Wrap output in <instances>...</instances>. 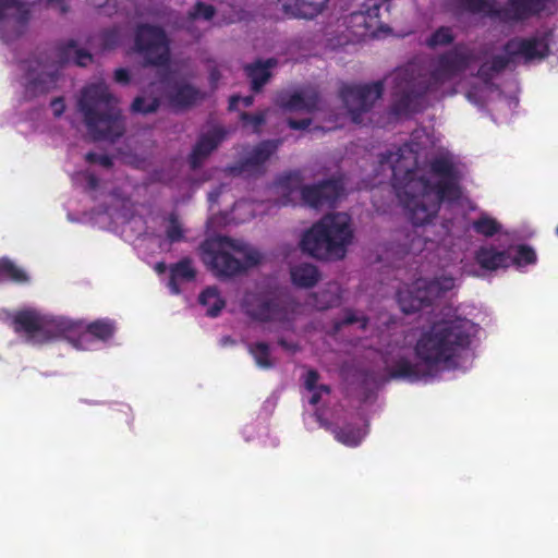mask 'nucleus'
Masks as SVG:
<instances>
[{
	"label": "nucleus",
	"instance_id": "22",
	"mask_svg": "<svg viewBox=\"0 0 558 558\" xmlns=\"http://www.w3.org/2000/svg\"><path fill=\"white\" fill-rule=\"evenodd\" d=\"M329 0H279L282 11L290 17L313 19Z\"/></svg>",
	"mask_w": 558,
	"mask_h": 558
},
{
	"label": "nucleus",
	"instance_id": "44",
	"mask_svg": "<svg viewBox=\"0 0 558 558\" xmlns=\"http://www.w3.org/2000/svg\"><path fill=\"white\" fill-rule=\"evenodd\" d=\"M240 120L243 122L244 125H251L254 133H259L260 128L266 122V112L259 111L257 113H250L243 111L240 113Z\"/></svg>",
	"mask_w": 558,
	"mask_h": 558
},
{
	"label": "nucleus",
	"instance_id": "30",
	"mask_svg": "<svg viewBox=\"0 0 558 558\" xmlns=\"http://www.w3.org/2000/svg\"><path fill=\"white\" fill-rule=\"evenodd\" d=\"M424 286L430 296L432 302L441 298L447 291L454 286V280L450 277L435 278L433 280L422 279Z\"/></svg>",
	"mask_w": 558,
	"mask_h": 558
},
{
	"label": "nucleus",
	"instance_id": "53",
	"mask_svg": "<svg viewBox=\"0 0 558 558\" xmlns=\"http://www.w3.org/2000/svg\"><path fill=\"white\" fill-rule=\"evenodd\" d=\"M493 73L495 72L490 69V65L488 63H484L480 66L477 71V77L485 82H488L492 78Z\"/></svg>",
	"mask_w": 558,
	"mask_h": 558
},
{
	"label": "nucleus",
	"instance_id": "37",
	"mask_svg": "<svg viewBox=\"0 0 558 558\" xmlns=\"http://www.w3.org/2000/svg\"><path fill=\"white\" fill-rule=\"evenodd\" d=\"M303 182V175L300 170H292L279 175L276 180V184L282 190L293 192L301 190Z\"/></svg>",
	"mask_w": 558,
	"mask_h": 558
},
{
	"label": "nucleus",
	"instance_id": "42",
	"mask_svg": "<svg viewBox=\"0 0 558 558\" xmlns=\"http://www.w3.org/2000/svg\"><path fill=\"white\" fill-rule=\"evenodd\" d=\"M454 37L449 27L441 26L429 37L427 44L429 47L446 46L453 41Z\"/></svg>",
	"mask_w": 558,
	"mask_h": 558
},
{
	"label": "nucleus",
	"instance_id": "6",
	"mask_svg": "<svg viewBox=\"0 0 558 558\" xmlns=\"http://www.w3.org/2000/svg\"><path fill=\"white\" fill-rule=\"evenodd\" d=\"M199 250L203 263L219 279L235 277L260 259L256 251L228 236L205 240Z\"/></svg>",
	"mask_w": 558,
	"mask_h": 558
},
{
	"label": "nucleus",
	"instance_id": "11",
	"mask_svg": "<svg viewBox=\"0 0 558 558\" xmlns=\"http://www.w3.org/2000/svg\"><path fill=\"white\" fill-rule=\"evenodd\" d=\"M549 0H507L505 7H490L487 16L502 23L524 22L539 15Z\"/></svg>",
	"mask_w": 558,
	"mask_h": 558
},
{
	"label": "nucleus",
	"instance_id": "57",
	"mask_svg": "<svg viewBox=\"0 0 558 558\" xmlns=\"http://www.w3.org/2000/svg\"><path fill=\"white\" fill-rule=\"evenodd\" d=\"M241 100V96L239 95H232L230 98H229V105H228V109L230 111H234L238 109L239 107V102Z\"/></svg>",
	"mask_w": 558,
	"mask_h": 558
},
{
	"label": "nucleus",
	"instance_id": "49",
	"mask_svg": "<svg viewBox=\"0 0 558 558\" xmlns=\"http://www.w3.org/2000/svg\"><path fill=\"white\" fill-rule=\"evenodd\" d=\"M119 44V34L116 31L108 29L102 33L104 49H113Z\"/></svg>",
	"mask_w": 558,
	"mask_h": 558
},
{
	"label": "nucleus",
	"instance_id": "63",
	"mask_svg": "<svg viewBox=\"0 0 558 558\" xmlns=\"http://www.w3.org/2000/svg\"><path fill=\"white\" fill-rule=\"evenodd\" d=\"M556 234L558 235V227L556 228Z\"/></svg>",
	"mask_w": 558,
	"mask_h": 558
},
{
	"label": "nucleus",
	"instance_id": "18",
	"mask_svg": "<svg viewBox=\"0 0 558 558\" xmlns=\"http://www.w3.org/2000/svg\"><path fill=\"white\" fill-rule=\"evenodd\" d=\"M476 264L484 270L497 271L511 266L509 250H499L494 244L481 245L474 254Z\"/></svg>",
	"mask_w": 558,
	"mask_h": 558
},
{
	"label": "nucleus",
	"instance_id": "38",
	"mask_svg": "<svg viewBox=\"0 0 558 558\" xmlns=\"http://www.w3.org/2000/svg\"><path fill=\"white\" fill-rule=\"evenodd\" d=\"M160 107V100L157 97L147 99L144 96H137L134 98L131 110L135 113H154L156 112Z\"/></svg>",
	"mask_w": 558,
	"mask_h": 558
},
{
	"label": "nucleus",
	"instance_id": "14",
	"mask_svg": "<svg viewBox=\"0 0 558 558\" xmlns=\"http://www.w3.org/2000/svg\"><path fill=\"white\" fill-rule=\"evenodd\" d=\"M504 51L511 57L521 56L525 60L531 61L534 59H545L549 56L550 49L545 36H534L530 38H511L505 44Z\"/></svg>",
	"mask_w": 558,
	"mask_h": 558
},
{
	"label": "nucleus",
	"instance_id": "27",
	"mask_svg": "<svg viewBox=\"0 0 558 558\" xmlns=\"http://www.w3.org/2000/svg\"><path fill=\"white\" fill-rule=\"evenodd\" d=\"M332 433L339 442L349 447L359 446L365 436V432H363L359 426L350 423L333 428Z\"/></svg>",
	"mask_w": 558,
	"mask_h": 558
},
{
	"label": "nucleus",
	"instance_id": "48",
	"mask_svg": "<svg viewBox=\"0 0 558 558\" xmlns=\"http://www.w3.org/2000/svg\"><path fill=\"white\" fill-rule=\"evenodd\" d=\"M511 56H494L490 60V69L495 72V73H499L501 71H504L510 63L511 61Z\"/></svg>",
	"mask_w": 558,
	"mask_h": 558
},
{
	"label": "nucleus",
	"instance_id": "1",
	"mask_svg": "<svg viewBox=\"0 0 558 558\" xmlns=\"http://www.w3.org/2000/svg\"><path fill=\"white\" fill-rule=\"evenodd\" d=\"M378 163L389 166L397 196L414 226L429 223L442 202H457L462 195L461 173L448 156H436L428 162L429 172L438 178L432 183L418 163V153L410 143L379 154Z\"/></svg>",
	"mask_w": 558,
	"mask_h": 558
},
{
	"label": "nucleus",
	"instance_id": "54",
	"mask_svg": "<svg viewBox=\"0 0 558 558\" xmlns=\"http://www.w3.org/2000/svg\"><path fill=\"white\" fill-rule=\"evenodd\" d=\"M220 78H221V73H220L219 69L217 66H213L209 70V76H208L211 89L217 88Z\"/></svg>",
	"mask_w": 558,
	"mask_h": 558
},
{
	"label": "nucleus",
	"instance_id": "26",
	"mask_svg": "<svg viewBox=\"0 0 558 558\" xmlns=\"http://www.w3.org/2000/svg\"><path fill=\"white\" fill-rule=\"evenodd\" d=\"M198 302L207 307V316L209 317H217L226 305L216 287L204 289L198 296Z\"/></svg>",
	"mask_w": 558,
	"mask_h": 558
},
{
	"label": "nucleus",
	"instance_id": "29",
	"mask_svg": "<svg viewBox=\"0 0 558 558\" xmlns=\"http://www.w3.org/2000/svg\"><path fill=\"white\" fill-rule=\"evenodd\" d=\"M248 352L259 368L270 369L275 366V361L271 359L270 347L268 343L263 341L251 343L248 345Z\"/></svg>",
	"mask_w": 558,
	"mask_h": 558
},
{
	"label": "nucleus",
	"instance_id": "51",
	"mask_svg": "<svg viewBox=\"0 0 558 558\" xmlns=\"http://www.w3.org/2000/svg\"><path fill=\"white\" fill-rule=\"evenodd\" d=\"M312 124L311 118L304 119H288V125L292 130H306Z\"/></svg>",
	"mask_w": 558,
	"mask_h": 558
},
{
	"label": "nucleus",
	"instance_id": "61",
	"mask_svg": "<svg viewBox=\"0 0 558 558\" xmlns=\"http://www.w3.org/2000/svg\"><path fill=\"white\" fill-rule=\"evenodd\" d=\"M64 0H47L48 4L58 3L60 4V10L62 13H65L68 11V8L63 3Z\"/></svg>",
	"mask_w": 558,
	"mask_h": 558
},
{
	"label": "nucleus",
	"instance_id": "24",
	"mask_svg": "<svg viewBox=\"0 0 558 558\" xmlns=\"http://www.w3.org/2000/svg\"><path fill=\"white\" fill-rule=\"evenodd\" d=\"M290 275L294 286L306 289L313 288L320 278L317 267L308 263L293 266Z\"/></svg>",
	"mask_w": 558,
	"mask_h": 558
},
{
	"label": "nucleus",
	"instance_id": "10",
	"mask_svg": "<svg viewBox=\"0 0 558 558\" xmlns=\"http://www.w3.org/2000/svg\"><path fill=\"white\" fill-rule=\"evenodd\" d=\"M383 94L384 81L360 85L343 84L339 90V96L355 124L363 122L362 114L368 112Z\"/></svg>",
	"mask_w": 558,
	"mask_h": 558
},
{
	"label": "nucleus",
	"instance_id": "12",
	"mask_svg": "<svg viewBox=\"0 0 558 558\" xmlns=\"http://www.w3.org/2000/svg\"><path fill=\"white\" fill-rule=\"evenodd\" d=\"M280 144V140L262 141L260 143L253 147V149L246 155V157L242 158L230 168L231 173H263L264 165L278 150Z\"/></svg>",
	"mask_w": 558,
	"mask_h": 558
},
{
	"label": "nucleus",
	"instance_id": "46",
	"mask_svg": "<svg viewBox=\"0 0 558 558\" xmlns=\"http://www.w3.org/2000/svg\"><path fill=\"white\" fill-rule=\"evenodd\" d=\"M462 7L471 13H481L484 10H489L492 4H488L487 0H460Z\"/></svg>",
	"mask_w": 558,
	"mask_h": 558
},
{
	"label": "nucleus",
	"instance_id": "25",
	"mask_svg": "<svg viewBox=\"0 0 558 558\" xmlns=\"http://www.w3.org/2000/svg\"><path fill=\"white\" fill-rule=\"evenodd\" d=\"M116 332V324L109 318L96 319L86 326L83 333L80 335L77 341L83 342L89 336L100 341H107L113 337Z\"/></svg>",
	"mask_w": 558,
	"mask_h": 558
},
{
	"label": "nucleus",
	"instance_id": "62",
	"mask_svg": "<svg viewBox=\"0 0 558 558\" xmlns=\"http://www.w3.org/2000/svg\"><path fill=\"white\" fill-rule=\"evenodd\" d=\"M160 82L161 83H167L168 82V74L161 75L160 76Z\"/></svg>",
	"mask_w": 558,
	"mask_h": 558
},
{
	"label": "nucleus",
	"instance_id": "13",
	"mask_svg": "<svg viewBox=\"0 0 558 558\" xmlns=\"http://www.w3.org/2000/svg\"><path fill=\"white\" fill-rule=\"evenodd\" d=\"M166 98L172 109L183 111L195 107L198 102L204 100L206 93L202 92L193 84L181 80L169 84Z\"/></svg>",
	"mask_w": 558,
	"mask_h": 558
},
{
	"label": "nucleus",
	"instance_id": "28",
	"mask_svg": "<svg viewBox=\"0 0 558 558\" xmlns=\"http://www.w3.org/2000/svg\"><path fill=\"white\" fill-rule=\"evenodd\" d=\"M0 280H9L17 284L29 281L27 272L16 266L10 258H0Z\"/></svg>",
	"mask_w": 558,
	"mask_h": 558
},
{
	"label": "nucleus",
	"instance_id": "56",
	"mask_svg": "<svg viewBox=\"0 0 558 558\" xmlns=\"http://www.w3.org/2000/svg\"><path fill=\"white\" fill-rule=\"evenodd\" d=\"M86 183L89 190H96L99 186V179L94 173H87Z\"/></svg>",
	"mask_w": 558,
	"mask_h": 558
},
{
	"label": "nucleus",
	"instance_id": "15",
	"mask_svg": "<svg viewBox=\"0 0 558 558\" xmlns=\"http://www.w3.org/2000/svg\"><path fill=\"white\" fill-rule=\"evenodd\" d=\"M322 102L320 93L316 87H306L299 92L282 93L276 104L287 111L314 112L319 109Z\"/></svg>",
	"mask_w": 558,
	"mask_h": 558
},
{
	"label": "nucleus",
	"instance_id": "50",
	"mask_svg": "<svg viewBox=\"0 0 558 558\" xmlns=\"http://www.w3.org/2000/svg\"><path fill=\"white\" fill-rule=\"evenodd\" d=\"M114 82L121 85H129L131 82L130 71L125 68H119L114 71Z\"/></svg>",
	"mask_w": 558,
	"mask_h": 558
},
{
	"label": "nucleus",
	"instance_id": "33",
	"mask_svg": "<svg viewBox=\"0 0 558 558\" xmlns=\"http://www.w3.org/2000/svg\"><path fill=\"white\" fill-rule=\"evenodd\" d=\"M58 81L57 71L49 73H41L34 80H31L26 86V90L32 94L47 93L52 85Z\"/></svg>",
	"mask_w": 558,
	"mask_h": 558
},
{
	"label": "nucleus",
	"instance_id": "20",
	"mask_svg": "<svg viewBox=\"0 0 558 558\" xmlns=\"http://www.w3.org/2000/svg\"><path fill=\"white\" fill-rule=\"evenodd\" d=\"M387 374L390 379H403L411 383L433 375L424 365L421 366L418 363H413L407 356L396 359L392 364L387 367Z\"/></svg>",
	"mask_w": 558,
	"mask_h": 558
},
{
	"label": "nucleus",
	"instance_id": "45",
	"mask_svg": "<svg viewBox=\"0 0 558 558\" xmlns=\"http://www.w3.org/2000/svg\"><path fill=\"white\" fill-rule=\"evenodd\" d=\"M319 374L316 369H310L305 374L304 377V387L308 391H314L319 389V391H324L326 395H329L331 389L328 385L322 384L318 385Z\"/></svg>",
	"mask_w": 558,
	"mask_h": 558
},
{
	"label": "nucleus",
	"instance_id": "21",
	"mask_svg": "<svg viewBox=\"0 0 558 558\" xmlns=\"http://www.w3.org/2000/svg\"><path fill=\"white\" fill-rule=\"evenodd\" d=\"M93 60L92 53L78 48L76 40L68 39L56 46V62L61 68L70 62L78 66H86Z\"/></svg>",
	"mask_w": 558,
	"mask_h": 558
},
{
	"label": "nucleus",
	"instance_id": "36",
	"mask_svg": "<svg viewBox=\"0 0 558 558\" xmlns=\"http://www.w3.org/2000/svg\"><path fill=\"white\" fill-rule=\"evenodd\" d=\"M383 2L380 0H365L359 12H353L351 16L353 19H363L365 25L368 24L367 20L373 21L379 17L380 8Z\"/></svg>",
	"mask_w": 558,
	"mask_h": 558
},
{
	"label": "nucleus",
	"instance_id": "8",
	"mask_svg": "<svg viewBox=\"0 0 558 558\" xmlns=\"http://www.w3.org/2000/svg\"><path fill=\"white\" fill-rule=\"evenodd\" d=\"M245 315L259 323H276L284 329H292L295 306L293 302L259 292H246L242 300Z\"/></svg>",
	"mask_w": 558,
	"mask_h": 558
},
{
	"label": "nucleus",
	"instance_id": "5",
	"mask_svg": "<svg viewBox=\"0 0 558 558\" xmlns=\"http://www.w3.org/2000/svg\"><path fill=\"white\" fill-rule=\"evenodd\" d=\"M353 240L351 218L344 213L325 215L306 230L300 241L302 252L320 259H342Z\"/></svg>",
	"mask_w": 558,
	"mask_h": 558
},
{
	"label": "nucleus",
	"instance_id": "39",
	"mask_svg": "<svg viewBox=\"0 0 558 558\" xmlns=\"http://www.w3.org/2000/svg\"><path fill=\"white\" fill-rule=\"evenodd\" d=\"M216 9L214 5L205 3L203 1H197L193 5V8L187 12V19L190 21H195L198 19L210 21L214 19Z\"/></svg>",
	"mask_w": 558,
	"mask_h": 558
},
{
	"label": "nucleus",
	"instance_id": "16",
	"mask_svg": "<svg viewBox=\"0 0 558 558\" xmlns=\"http://www.w3.org/2000/svg\"><path fill=\"white\" fill-rule=\"evenodd\" d=\"M397 301L401 311L405 314H413L433 305L422 279L416 280L411 288L399 289Z\"/></svg>",
	"mask_w": 558,
	"mask_h": 558
},
{
	"label": "nucleus",
	"instance_id": "31",
	"mask_svg": "<svg viewBox=\"0 0 558 558\" xmlns=\"http://www.w3.org/2000/svg\"><path fill=\"white\" fill-rule=\"evenodd\" d=\"M322 196L325 206H333L343 192L341 180L328 179L320 182Z\"/></svg>",
	"mask_w": 558,
	"mask_h": 558
},
{
	"label": "nucleus",
	"instance_id": "34",
	"mask_svg": "<svg viewBox=\"0 0 558 558\" xmlns=\"http://www.w3.org/2000/svg\"><path fill=\"white\" fill-rule=\"evenodd\" d=\"M537 262L535 250L527 244H519L515 246V255L511 256V265L521 268L527 265H534Z\"/></svg>",
	"mask_w": 558,
	"mask_h": 558
},
{
	"label": "nucleus",
	"instance_id": "59",
	"mask_svg": "<svg viewBox=\"0 0 558 558\" xmlns=\"http://www.w3.org/2000/svg\"><path fill=\"white\" fill-rule=\"evenodd\" d=\"M167 270H169V266H167V264L165 262H158L156 263L155 265V271L158 274V275H162L165 274Z\"/></svg>",
	"mask_w": 558,
	"mask_h": 558
},
{
	"label": "nucleus",
	"instance_id": "47",
	"mask_svg": "<svg viewBox=\"0 0 558 558\" xmlns=\"http://www.w3.org/2000/svg\"><path fill=\"white\" fill-rule=\"evenodd\" d=\"M85 160L89 163H99L104 168H111L113 166V160L108 155H101L95 151H88L85 155Z\"/></svg>",
	"mask_w": 558,
	"mask_h": 558
},
{
	"label": "nucleus",
	"instance_id": "2",
	"mask_svg": "<svg viewBox=\"0 0 558 558\" xmlns=\"http://www.w3.org/2000/svg\"><path fill=\"white\" fill-rule=\"evenodd\" d=\"M470 60L468 52L453 48L438 57L428 77L415 76L414 71L408 68L396 70L391 75L392 102L389 112L396 117L410 113L428 92L464 72Z\"/></svg>",
	"mask_w": 558,
	"mask_h": 558
},
{
	"label": "nucleus",
	"instance_id": "55",
	"mask_svg": "<svg viewBox=\"0 0 558 558\" xmlns=\"http://www.w3.org/2000/svg\"><path fill=\"white\" fill-rule=\"evenodd\" d=\"M277 342H278V344H279L282 349H284V350H287V351H289V352L294 353V352H296V351H299V350H300V347H299V344H298V343H295V342H290V341H288V340H287L286 338H283V337L278 338V341H277Z\"/></svg>",
	"mask_w": 558,
	"mask_h": 558
},
{
	"label": "nucleus",
	"instance_id": "43",
	"mask_svg": "<svg viewBox=\"0 0 558 558\" xmlns=\"http://www.w3.org/2000/svg\"><path fill=\"white\" fill-rule=\"evenodd\" d=\"M166 236L170 243H177L184 239L183 228L175 214H170L169 225L166 229Z\"/></svg>",
	"mask_w": 558,
	"mask_h": 558
},
{
	"label": "nucleus",
	"instance_id": "7",
	"mask_svg": "<svg viewBox=\"0 0 558 558\" xmlns=\"http://www.w3.org/2000/svg\"><path fill=\"white\" fill-rule=\"evenodd\" d=\"M15 333L23 335L31 344H44L65 336L75 329V325L66 319H48L35 310H22L12 317Z\"/></svg>",
	"mask_w": 558,
	"mask_h": 558
},
{
	"label": "nucleus",
	"instance_id": "40",
	"mask_svg": "<svg viewBox=\"0 0 558 558\" xmlns=\"http://www.w3.org/2000/svg\"><path fill=\"white\" fill-rule=\"evenodd\" d=\"M355 323H360L361 329L365 330L368 325V318L364 315L359 316L353 310H345L343 317L341 319L335 320L333 327L337 331H339L344 326Z\"/></svg>",
	"mask_w": 558,
	"mask_h": 558
},
{
	"label": "nucleus",
	"instance_id": "35",
	"mask_svg": "<svg viewBox=\"0 0 558 558\" xmlns=\"http://www.w3.org/2000/svg\"><path fill=\"white\" fill-rule=\"evenodd\" d=\"M301 197L302 201L310 207L320 208L325 206L322 196L320 182L313 185H303L301 187Z\"/></svg>",
	"mask_w": 558,
	"mask_h": 558
},
{
	"label": "nucleus",
	"instance_id": "4",
	"mask_svg": "<svg viewBox=\"0 0 558 558\" xmlns=\"http://www.w3.org/2000/svg\"><path fill=\"white\" fill-rule=\"evenodd\" d=\"M113 96L106 83L86 85L77 100L88 134L94 141L114 143L125 133V121L120 110L112 107Z\"/></svg>",
	"mask_w": 558,
	"mask_h": 558
},
{
	"label": "nucleus",
	"instance_id": "19",
	"mask_svg": "<svg viewBox=\"0 0 558 558\" xmlns=\"http://www.w3.org/2000/svg\"><path fill=\"white\" fill-rule=\"evenodd\" d=\"M197 270L191 257H182L177 263L169 265L168 288L171 294L178 295L182 292L181 284L195 281Z\"/></svg>",
	"mask_w": 558,
	"mask_h": 558
},
{
	"label": "nucleus",
	"instance_id": "58",
	"mask_svg": "<svg viewBox=\"0 0 558 558\" xmlns=\"http://www.w3.org/2000/svg\"><path fill=\"white\" fill-rule=\"evenodd\" d=\"M312 392V396L310 398V403L312 405H316L319 403L320 399H322V395L325 393L324 391H319V389H316L314 391H311Z\"/></svg>",
	"mask_w": 558,
	"mask_h": 558
},
{
	"label": "nucleus",
	"instance_id": "3",
	"mask_svg": "<svg viewBox=\"0 0 558 558\" xmlns=\"http://www.w3.org/2000/svg\"><path fill=\"white\" fill-rule=\"evenodd\" d=\"M475 325L468 318L456 317L434 323L416 341L414 352L418 361L433 374L440 366H449L471 344Z\"/></svg>",
	"mask_w": 558,
	"mask_h": 558
},
{
	"label": "nucleus",
	"instance_id": "41",
	"mask_svg": "<svg viewBox=\"0 0 558 558\" xmlns=\"http://www.w3.org/2000/svg\"><path fill=\"white\" fill-rule=\"evenodd\" d=\"M17 9L20 12L19 20L22 23H26L29 19V10L25 8L22 0H0V21L5 17L7 10Z\"/></svg>",
	"mask_w": 558,
	"mask_h": 558
},
{
	"label": "nucleus",
	"instance_id": "32",
	"mask_svg": "<svg viewBox=\"0 0 558 558\" xmlns=\"http://www.w3.org/2000/svg\"><path fill=\"white\" fill-rule=\"evenodd\" d=\"M472 229L480 235L492 238L500 231L501 226L495 218L483 214L472 222Z\"/></svg>",
	"mask_w": 558,
	"mask_h": 558
},
{
	"label": "nucleus",
	"instance_id": "17",
	"mask_svg": "<svg viewBox=\"0 0 558 558\" xmlns=\"http://www.w3.org/2000/svg\"><path fill=\"white\" fill-rule=\"evenodd\" d=\"M227 132L223 128H214L202 134L194 145L189 161L192 169H197L204 160L220 145Z\"/></svg>",
	"mask_w": 558,
	"mask_h": 558
},
{
	"label": "nucleus",
	"instance_id": "52",
	"mask_svg": "<svg viewBox=\"0 0 558 558\" xmlns=\"http://www.w3.org/2000/svg\"><path fill=\"white\" fill-rule=\"evenodd\" d=\"M50 107L53 110L54 117L59 118L65 110V104L63 97H56L51 100Z\"/></svg>",
	"mask_w": 558,
	"mask_h": 558
},
{
	"label": "nucleus",
	"instance_id": "60",
	"mask_svg": "<svg viewBox=\"0 0 558 558\" xmlns=\"http://www.w3.org/2000/svg\"><path fill=\"white\" fill-rule=\"evenodd\" d=\"M244 107H251L254 102V97L253 96H245V97H241V100H240Z\"/></svg>",
	"mask_w": 558,
	"mask_h": 558
},
{
	"label": "nucleus",
	"instance_id": "23",
	"mask_svg": "<svg viewBox=\"0 0 558 558\" xmlns=\"http://www.w3.org/2000/svg\"><path fill=\"white\" fill-rule=\"evenodd\" d=\"M278 61L275 58H269L265 61L257 60L244 66V72L251 81V89L254 93H259L271 77L270 70L277 65Z\"/></svg>",
	"mask_w": 558,
	"mask_h": 558
},
{
	"label": "nucleus",
	"instance_id": "9",
	"mask_svg": "<svg viewBox=\"0 0 558 558\" xmlns=\"http://www.w3.org/2000/svg\"><path fill=\"white\" fill-rule=\"evenodd\" d=\"M134 48L153 66H167L170 62L169 40L165 29L157 25L143 23L136 26Z\"/></svg>",
	"mask_w": 558,
	"mask_h": 558
}]
</instances>
